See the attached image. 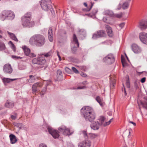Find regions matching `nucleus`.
<instances>
[{"label": "nucleus", "instance_id": "f257e3e1", "mask_svg": "<svg viewBox=\"0 0 147 147\" xmlns=\"http://www.w3.org/2000/svg\"><path fill=\"white\" fill-rule=\"evenodd\" d=\"M83 116L86 121L92 122L96 118V115L93 109L91 107L86 106L81 109Z\"/></svg>", "mask_w": 147, "mask_h": 147}, {"label": "nucleus", "instance_id": "f03ea898", "mask_svg": "<svg viewBox=\"0 0 147 147\" xmlns=\"http://www.w3.org/2000/svg\"><path fill=\"white\" fill-rule=\"evenodd\" d=\"M30 44L32 45H36L37 47H41L45 42V39L43 35L38 34L32 36L29 40Z\"/></svg>", "mask_w": 147, "mask_h": 147}, {"label": "nucleus", "instance_id": "7ed1b4c3", "mask_svg": "<svg viewBox=\"0 0 147 147\" xmlns=\"http://www.w3.org/2000/svg\"><path fill=\"white\" fill-rule=\"evenodd\" d=\"M22 24L24 27H30L33 26L35 24L34 21H31V15L30 12L26 13L21 18Z\"/></svg>", "mask_w": 147, "mask_h": 147}, {"label": "nucleus", "instance_id": "20e7f679", "mask_svg": "<svg viewBox=\"0 0 147 147\" xmlns=\"http://www.w3.org/2000/svg\"><path fill=\"white\" fill-rule=\"evenodd\" d=\"M40 3L42 8L44 10L48 11L51 7V0H42Z\"/></svg>", "mask_w": 147, "mask_h": 147}, {"label": "nucleus", "instance_id": "39448f33", "mask_svg": "<svg viewBox=\"0 0 147 147\" xmlns=\"http://www.w3.org/2000/svg\"><path fill=\"white\" fill-rule=\"evenodd\" d=\"M115 59L113 55L111 54H108L103 59V62L108 65L112 64L115 62Z\"/></svg>", "mask_w": 147, "mask_h": 147}, {"label": "nucleus", "instance_id": "423d86ee", "mask_svg": "<svg viewBox=\"0 0 147 147\" xmlns=\"http://www.w3.org/2000/svg\"><path fill=\"white\" fill-rule=\"evenodd\" d=\"M59 130L60 132H62L64 135L66 136L71 135L74 132L73 130H71L67 128L63 125L59 127Z\"/></svg>", "mask_w": 147, "mask_h": 147}, {"label": "nucleus", "instance_id": "0eeeda50", "mask_svg": "<svg viewBox=\"0 0 147 147\" xmlns=\"http://www.w3.org/2000/svg\"><path fill=\"white\" fill-rule=\"evenodd\" d=\"M47 128L49 133L54 138H57L59 137V132L57 130L54 129L50 126H48Z\"/></svg>", "mask_w": 147, "mask_h": 147}, {"label": "nucleus", "instance_id": "6e6552de", "mask_svg": "<svg viewBox=\"0 0 147 147\" xmlns=\"http://www.w3.org/2000/svg\"><path fill=\"white\" fill-rule=\"evenodd\" d=\"M46 62L44 57L40 56L37 58H34L32 62L34 64H37L40 65H44Z\"/></svg>", "mask_w": 147, "mask_h": 147}, {"label": "nucleus", "instance_id": "1a4fd4ad", "mask_svg": "<svg viewBox=\"0 0 147 147\" xmlns=\"http://www.w3.org/2000/svg\"><path fill=\"white\" fill-rule=\"evenodd\" d=\"M73 38L74 43L75 46L71 48V51L73 53H75L77 50V47H79V43L77 37L75 34H73Z\"/></svg>", "mask_w": 147, "mask_h": 147}, {"label": "nucleus", "instance_id": "9d476101", "mask_svg": "<svg viewBox=\"0 0 147 147\" xmlns=\"http://www.w3.org/2000/svg\"><path fill=\"white\" fill-rule=\"evenodd\" d=\"M106 34L105 31L103 30L98 31L93 35L92 38L96 39L100 37L106 36Z\"/></svg>", "mask_w": 147, "mask_h": 147}, {"label": "nucleus", "instance_id": "9b49d317", "mask_svg": "<svg viewBox=\"0 0 147 147\" xmlns=\"http://www.w3.org/2000/svg\"><path fill=\"white\" fill-rule=\"evenodd\" d=\"M3 71L5 74H10L12 72L13 69L10 64H7L4 65Z\"/></svg>", "mask_w": 147, "mask_h": 147}, {"label": "nucleus", "instance_id": "f8f14e48", "mask_svg": "<svg viewBox=\"0 0 147 147\" xmlns=\"http://www.w3.org/2000/svg\"><path fill=\"white\" fill-rule=\"evenodd\" d=\"M139 37L142 42L147 45V33L144 32L140 33Z\"/></svg>", "mask_w": 147, "mask_h": 147}, {"label": "nucleus", "instance_id": "ddd939ff", "mask_svg": "<svg viewBox=\"0 0 147 147\" xmlns=\"http://www.w3.org/2000/svg\"><path fill=\"white\" fill-rule=\"evenodd\" d=\"M131 48L132 50L136 54L140 53L142 51L141 47L135 44H134L132 45Z\"/></svg>", "mask_w": 147, "mask_h": 147}, {"label": "nucleus", "instance_id": "4468645a", "mask_svg": "<svg viewBox=\"0 0 147 147\" xmlns=\"http://www.w3.org/2000/svg\"><path fill=\"white\" fill-rule=\"evenodd\" d=\"M42 86L41 83L36 82L34 83L32 86V93L36 94V92L38 90V87H40Z\"/></svg>", "mask_w": 147, "mask_h": 147}, {"label": "nucleus", "instance_id": "2eb2a0df", "mask_svg": "<svg viewBox=\"0 0 147 147\" xmlns=\"http://www.w3.org/2000/svg\"><path fill=\"white\" fill-rule=\"evenodd\" d=\"M91 142L89 140H85L78 144V147H90Z\"/></svg>", "mask_w": 147, "mask_h": 147}, {"label": "nucleus", "instance_id": "dca6fc26", "mask_svg": "<svg viewBox=\"0 0 147 147\" xmlns=\"http://www.w3.org/2000/svg\"><path fill=\"white\" fill-rule=\"evenodd\" d=\"M113 119V118H112L108 121L104 123V121L105 120V118L104 117H100L99 119V121L100 122V125H102L104 127H105L109 125L111 122V120Z\"/></svg>", "mask_w": 147, "mask_h": 147}, {"label": "nucleus", "instance_id": "f3484780", "mask_svg": "<svg viewBox=\"0 0 147 147\" xmlns=\"http://www.w3.org/2000/svg\"><path fill=\"white\" fill-rule=\"evenodd\" d=\"M9 11L8 10H4L3 11L0 16V20L4 21L6 18H8Z\"/></svg>", "mask_w": 147, "mask_h": 147}, {"label": "nucleus", "instance_id": "a211bd4d", "mask_svg": "<svg viewBox=\"0 0 147 147\" xmlns=\"http://www.w3.org/2000/svg\"><path fill=\"white\" fill-rule=\"evenodd\" d=\"M100 125V124L97 121L91 123L90 126L92 129L94 130H97L99 129Z\"/></svg>", "mask_w": 147, "mask_h": 147}, {"label": "nucleus", "instance_id": "6ab92c4d", "mask_svg": "<svg viewBox=\"0 0 147 147\" xmlns=\"http://www.w3.org/2000/svg\"><path fill=\"white\" fill-rule=\"evenodd\" d=\"M105 26L108 36L109 37L112 36L113 35V34L111 27L107 24H105Z\"/></svg>", "mask_w": 147, "mask_h": 147}, {"label": "nucleus", "instance_id": "aec40b11", "mask_svg": "<svg viewBox=\"0 0 147 147\" xmlns=\"http://www.w3.org/2000/svg\"><path fill=\"white\" fill-rule=\"evenodd\" d=\"M52 32V28L51 27H50L48 31V37L49 40L51 42H52L53 40Z\"/></svg>", "mask_w": 147, "mask_h": 147}, {"label": "nucleus", "instance_id": "412c9836", "mask_svg": "<svg viewBox=\"0 0 147 147\" xmlns=\"http://www.w3.org/2000/svg\"><path fill=\"white\" fill-rule=\"evenodd\" d=\"M13 124L15 126L21 129H25L26 128L25 125L21 123H14Z\"/></svg>", "mask_w": 147, "mask_h": 147}, {"label": "nucleus", "instance_id": "4be33fe9", "mask_svg": "<svg viewBox=\"0 0 147 147\" xmlns=\"http://www.w3.org/2000/svg\"><path fill=\"white\" fill-rule=\"evenodd\" d=\"M22 49L24 50L25 55L27 56L29 55L30 53V49L25 46H23Z\"/></svg>", "mask_w": 147, "mask_h": 147}, {"label": "nucleus", "instance_id": "5701e85b", "mask_svg": "<svg viewBox=\"0 0 147 147\" xmlns=\"http://www.w3.org/2000/svg\"><path fill=\"white\" fill-rule=\"evenodd\" d=\"M16 79H10L9 78H3L2 79L3 82L4 84H6L7 83H9L15 80Z\"/></svg>", "mask_w": 147, "mask_h": 147}, {"label": "nucleus", "instance_id": "b1692460", "mask_svg": "<svg viewBox=\"0 0 147 147\" xmlns=\"http://www.w3.org/2000/svg\"><path fill=\"white\" fill-rule=\"evenodd\" d=\"M9 137L11 144H14L17 141V140L16 138V136L14 135L13 134H11L10 135Z\"/></svg>", "mask_w": 147, "mask_h": 147}, {"label": "nucleus", "instance_id": "393cba45", "mask_svg": "<svg viewBox=\"0 0 147 147\" xmlns=\"http://www.w3.org/2000/svg\"><path fill=\"white\" fill-rule=\"evenodd\" d=\"M144 23H145L144 22V20H141L139 22L138 25V27L142 30L145 29V25Z\"/></svg>", "mask_w": 147, "mask_h": 147}, {"label": "nucleus", "instance_id": "a878e982", "mask_svg": "<svg viewBox=\"0 0 147 147\" xmlns=\"http://www.w3.org/2000/svg\"><path fill=\"white\" fill-rule=\"evenodd\" d=\"M5 106L8 108H12L14 106V103L11 101L7 100L5 104Z\"/></svg>", "mask_w": 147, "mask_h": 147}, {"label": "nucleus", "instance_id": "bb28decb", "mask_svg": "<svg viewBox=\"0 0 147 147\" xmlns=\"http://www.w3.org/2000/svg\"><path fill=\"white\" fill-rule=\"evenodd\" d=\"M57 78L59 80H61L62 79L63 75L62 71L60 70H58L57 71Z\"/></svg>", "mask_w": 147, "mask_h": 147}, {"label": "nucleus", "instance_id": "cd10ccee", "mask_svg": "<svg viewBox=\"0 0 147 147\" xmlns=\"http://www.w3.org/2000/svg\"><path fill=\"white\" fill-rule=\"evenodd\" d=\"M98 11V9L96 8H95L93 9L91 13L89 14H85V15H86L88 16L89 17H92V16H94L96 14Z\"/></svg>", "mask_w": 147, "mask_h": 147}, {"label": "nucleus", "instance_id": "c85d7f7f", "mask_svg": "<svg viewBox=\"0 0 147 147\" xmlns=\"http://www.w3.org/2000/svg\"><path fill=\"white\" fill-rule=\"evenodd\" d=\"M35 79V77L34 76L30 75L29 76V78L27 79V81L29 83H32L34 82Z\"/></svg>", "mask_w": 147, "mask_h": 147}, {"label": "nucleus", "instance_id": "c756f323", "mask_svg": "<svg viewBox=\"0 0 147 147\" xmlns=\"http://www.w3.org/2000/svg\"><path fill=\"white\" fill-rule=\"evenodd\" d=\"M105 14L106 15H108L111 17H113L114 14L113 12L110 10H106L105 12Z\"/></svg>", "mask_w": 147, "mask_h": 147}, {"label": "nucleus", "instance_id": "7c9ffc66", "mask_svg": "<svg viewBox=\"0 0 147 147\" xmlns=\"http://www.w3.org/2000/svg\"><path fill=\"white\" fill-rule=\"evenodd\" d=\"M7 33L10 36V38H12L13 40H14L15 41H18L16 36L13 34L8 31L7 32Z\"/></svg>", "mask_w": 147, "mask_h": 147}, {"label": "nucleus", "instance_id": "2f4dec72", "mask_svg": "<svg viewBox=\"0 0 147 147\" xmlns=\"http://www.w3.org/2000/svg\"><path fill=\"white\" fill-rule=\"evenodd\" d=\"M129 2L128 1H125L123 3L122 7L123 9H127L129 6Z\"/></svg>", "mask_w": 147, "mask_h": 147}, {"label": "nucleus", "instance_id": "473e14b6", "mask_svg": "<svg viewBox=\"0 0 147 147\" xmlns=\"http://www.w3.org/2000/svg\"><path fill=\"white\" fill-rule=\"evenodd\" d=\"M15 17V15L14 13L11 11H9L8 14V18L9 19L12 20Z\"/></svg>", "mask_w": 147, "mask_h": 147}, {"label": "nucleus", "instance_id": "72a5a7b5", "mask_svg": "<svg viewBox=\"0 0 147 147\" xmlns=\"http://www.w3.org/2000/svg\"><path fill=\"white\" fill-rule=\"evenodd\" d=\"M78 34L80 35H83L84 36L86 34V31L83 29H79L78 30Z\"/></svg>", "mask_w": 147, "mask_h": 147}, {"label": "nucleus", "instance_id": "f704fd0d", "mask_svg": "<svg viewBox=\"0 0 147 147\" xmlns=\"http://www.w3.org/2000/svg\"><path fill=\"white\" fill-rule=\"evenodd\" d=\"M96 100L101 106L102 105V99L101 97L99 96H98L96 98Z\"/></svg>", "mask_w": 147, "mask_h": 147}, {"label": "nucleus", "instance_id": "c9c22d12", "mask_svg": "<svg viewBox=\"0 0 147 147\" xmlns=\"http://www.w3.org/2000/svg\"><path fill=\"white\" fill-rule=\"evenodd\" d=\"M115 81L114 80H111L110 81V87L111 89H113L115 85Z\"/></svg>", "mask_w": 147, "mask_h": 147}, {"label": "nucleus", "instance_id": "e433bc0d", "mask_svg": "<svg viewBox=\"0 0 147 147\" xmlns=\"http://www.w3.org/2000/svg\"><path fill=\"white\" fill-rule=\"evenodd\" d=\"M9 44L10 45L11 48L13 51L14 52L16 50V47L13 42L11 41H10L9 42Z\"/></svg>", "mask_w": 147, "mask_h": 147}, {"label": "nucleus", "instance_id": "4c0bfd02", "mask_svg": "<svg viewBox=\"0 0 147 147\" xmlns=\"http://www.w3.org/2000/svg\"><path fill=\"white\" fill-rule=\"evenodd\" d=\"M93 4L92 3H91V5L90 7L89 8L85 9H83L82 10L84 11L85 12H88L91 9L92 7L93 6Z\"/></svg>", "mask_w": 147, "mask_h": 147}, {"label": "nucleus", "instance_id": "58836bf2", "mask_svg": "<svg viewBox=\"0 0 147 147\" xmlns=\"http://www.w3.org/2000/svg\"><path fill=\"white\" fill-rule=\"evenodd\" d=\"M52 54V51H50L49 52L44 54H42V55H44V56L46 57L50 56Z\"/></svg>", "mask_w": 147, "mask_h": 147}, {"label": "nucleus", "instance_id": "ea45409f", "mask_svg": "<svg viewBox=\"0 0 147 147\" xmlns=\"http://www.w3.org/2000/svg\"><path fill=\"white\" fill-rule=\"evenodd\" d=\"M5 46L4 44H0V50H3L5 49Z\"/></svg>", "mask_w": 147, "mask_h": 147}, {"label": "nucleus", "instance_id": "a19ab883", "mask_svg": "<svg viewBox=\"0 0 147 147\" xmlns=\"http://www.w3.org/2000/svg\"><path fill=\"white\" fill-rule=\"evenodd\" d=\"M11 57L13 59L15 60H16L19 59H21L22 58V57L17 56L16 55H12Z\"/></svg>", "mask_w": 147, "mask_h": 147}, {"label": "nucleus", "instance_id": "79ce46f5", "mask_svg": "<svg viewBox=\"0 0 147 147\" xmlns=\"http://www.w3.org/2000/svg\"><path fill=\"white\" fill-rule=\"evenodd\" d=\"M122 16V13H121L116 14H114V16L113 17H116L117 18H121Z\"/></svg>", "mask_w": 147, "mask_h": 147}, {"label": "nucleus", "instance_id": "37998d69", "mask_svg": "<svg viewBox=\"0 0 147 147\" xmlns=\"http://www.w3.org/2000/svg\"><path fill=\"white\" fill-rule=\"evenodd\" d=\"M121 62H122V65H123V67H125L126 65V63L125 61V60L121 58Z\"/></svg>", "mask_w": 147, "mask_h": 147}, {"label": "nucleus", "instance_id": "c03bdc74", "mask_svg": "<svg viewBox=\"0 0 147 147\" xmlns=\"http://www.w3.org/2000/svg\"><path fill=\"white\" fill-rule=\"evenodd\" d=\"M46 91L47 88L46 87H45L41 91V93H40L41 94V95H43L46 92Z\"/></svg>", "mask_w": 147, "mask_h": 147}, {"label": "nucleus", "instance_id": "a18cd8bd", "mask_svg": "<svg viewBox=\"0 0 147 147\" xmlns=\"http://www.w3.org/2000/svg\"><path fill=\"white\" fill-rule=\"evenodd\" d=\"M65 70L66 72L69 74L71 71V70L67 67L65 68Z\"/></svg>", "mask_w": 147, "mask_h": 147}, {"label": "nucleus", "instance_id": "49530a36", "mask_svg": "<svg viewBox=\"0 0 147 147\" xmlns=\"http://www.w3.org/2000/svg\"><path fill=\"white\" fill-rule=\"evenodd\" d=\"M141 103L143 107L144 108L147 109V102H145L144 103H143L142 102H141Z\"/></svg>", "mask_w": 147, "mask_h": 147}, {"label": "nucleus", "instance_id": "de8ad7c7", "mask_svg": "<svg viewBox=\"0 0 147 147\" xmlns=\"http://www.w3.org/2000/svg\"><path fill=\"white\" fill-rule=\"evenodd\" d=\"M72 69L73 71L76 73L78 74L79 73L78 70L75 67H72Z\"/></svg>", "mask_w": 147, "mask_h": 147}, {"label": "nucleus", "instance_id": "09e8293b", "mask_svg": "<svg viewBox=\"0 0 147 147\" xmlns=\"http://www.w3.org/2000/svg\"><path fill=\"white\" fill-rule=\"evenodd\" d=\"M68 59L70 61L72 62H74L75 60V58L72 56H70L68 57Z\"/></svg>", "mask_w": 147, "mask_h": 147}, {"label": "nucleus", "instance_id": "8fccbe9b", "mask_svg": "<svg viewBox=\"0 0 147 147\" xmlns=\"http://www.w3.org/2000/svg\"><path fill=\"white\" fill-rule=\"evenodd\" d=\"M125 24L124 22H122L119 25V26L120 28L121 29H122L124 26Z\"/></svg>", "mask_w": 147, "mask_h": 147}, {"label": "nucleus", "instance_id": "3c124183", "mask_svg": "<svg viewBox=\"0 0 147 147\" xmlns=\"http://www.w3.org/2000/svg\"><path fill=\"white\" fill-rule=\"evenodd\" d=\"M28 56H29L30 57H35L36 56V55L34 53H30L29 55H28Z\"/></svg>", "mask_w": 147, "mask_h": 147}, {"label": "nucleus", "instance_id": "603ef678", "mask_svg": "<svg viewBox=\"0 0 147 147\" xmlns=\"http://www.w3.org/2000/svg\"><path fill=\"white\" fill-rule=\"evenodd\" d=\"M144 22L145 23L144 25H145V29L147 28V20H144Z\"/></svg>", "mask_w": 147, "mask_h": 147}, {"label": "nucleus", "instance_id": "864d4df0", "mask_svg": "<svg viewBox=\"0 0 147 147\" xmlns=\"http://www.w3.org/2000/svg\"><path fill=\"white\" fill-rule=\"evenodd\" d=\"M144 22L145 23L144 25H145V29L147 28V20H144Z\"/></svg>", "mask_w": 147, "mask_h": 147}, {"label": "nucleus", "instance_id": "5fc2aeb1", "mask_svg": "<svg viewBox=\"0 0 147 147\" xmlns=\"http://www.w3.org/2000/svg\"><path fill=\"white\" fill-rule=\"evenodd\" d=\"M126 84L127 86V87L128 88L130 87V84L129 80H127L126 82Z\"/></svg>", "mask_w": 147, "mask_h": 147}, {"label": "nucleus", "instance_id": "6e6d98bb", "mask_svg": "<svg viewBox=\"0 0 147 147\" xmlns=\"http://www.w3.org/2000/svg\"><path fill=\"white\" fill-rule=\"evenodd\" d=\"M121 7H121V3H119L117 6V10H120L121 9Z\"/></svg>", "mask_w": 147, "mask_h": 147}, {"label": "nucleus", "instance_id": "4d7b16f0", "mask_svg": "<svg viewBox=\"0 0 147 147\" xmlns=\"http://www.w3.org/2000/svg\"><path fill=\"white\" fill-rule=\"evenodd\" d=\"M146 78L145 77H144L141 79V82L142 83H144L145 82Z\"/></svg>", "mask_w": 147, "mask_h": 147}, {"label": "nucleus", "instance_id": "13d9d810", "mask_svg": "<svg viewBox=\"0 0 147 147\" xmlns=\"http://www.w3.org/2000/svg\"><path fill=\"white\" fill-rule=\"evenodd\" d=\"M86 88V87L85 86H79L78 87L77 89H83Z\"/></svg>", "mask_w": 147, "mask_h": 147}, {"label": "nucleus", "instance_id": "bf43d9fd", "mask_svg": "<svg viewBox=\"0 0 147 147\" xmlns=\"http://www.w3.org/2000/svg\"><path fill=\"white\" fill-rule=\"evenodd\" d=\"M39 147H47V146L44 144H41L39 146Z\"/></svg>", "mask_w": 147, "mask_h": 147}, {"label": "nucleus", "instance_id": "052dcab7", "mask_svg": "<svg viewBox=\"0 0 147 147\" xmlns=\"http://www.w3.org/2000/svg\"><path fill=\"white\" fill-rule=\"evenodd\" d=\"M11 118L13 120H15L16 118V116H14L13 115H11Z\"/></svg>", "mask_w": 147, "mask_h": 147}, {"label": "nucleus", "instance_id": "680f3d73", "mask_svg": "<svg viewBox=\"0 0 147 147\" xmlns=\"http://www.w3.org/2000/svg\"><path fill=\"white\" fill-rule=\"evenodd\" d=\"M128 131H129V135L128 136V137H129V136H130V133H131V129H128Z\"/></svg>", "mask_w": 147, "mask_h": 147}, {"label": "nucleus", "instance_id": "e2e57ef3", "mask_svg": "<svg viewBox=\"0 0 147 147\" xmlns=\"http://www.w3.org/2000/svg\"><path fill=\"white\" fill-rule=\"evenodd\" d=\"M81 75L83 77H86V75L85 74L82 73L81 74Z\"/></svg>", "mask_w": 147, "mask_h": 147}, {"label": "nucleus", "instance_id": "0e129e2a", "mask_svg": "<svg viewBox=\"0 0 147 147\" xmlns=\"http://www.w3.org/2000/svg\"><path fill=\"white\" fill-rule=\"evenodd\" d=\"M51 84V81H49L48 82H47V83L46 84V86L47 87V86L50 85Z\"/></svg>", "mask_w": 147, "mask_h": 147}, {"label": "nucleus", "instance_id": "69168bd1", "mask_svg": "<svg viewBox=\"0 0 147 147\" xmlns=\"http://www.w3.org/2000/svg\"><path fill=\"white\" fill-rule=\"evenodd\" d=\"M83 134L84 135L85 137H87V134L86 131H84L83 132Z\"/></svg>", "mask_w": 147, "mask_h": 147}, {"label": "nucleus", "instance_id": "338daca9", "mask_svg": "<svg viewBox=\"0 0 147 147\" xmlns=\"http://www.w3.org/2000/svg\"><path fill=\"white\" fill-rule=\"evenodd\" d=\"M129 122L130 123L132 124L134 126H135L136 125V123L134 122L130 121H129Z\"/></svg>", "mask_w": 147, "mask_h": 147}, {"label": "nucleus", "instance_id": "774afa93", "mask_svg": "<svg viewBox=\"0 0 147 147\" xmlns=\"http://www.w3.org/2000/svg\"><path fill=\"white\" fill-rule=\"evenodd\" d=\"M123 86L124 87V94L125 96H126L127 95V93L126 91H125V88L124 86V85L123 84Z\"/></svg>", "mask_w": 147, "mask_h": 147}]
</instances>
